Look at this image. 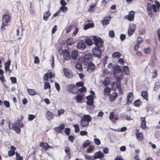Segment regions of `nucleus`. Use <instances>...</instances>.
<instances>
[{
	"label": "nucleus",
	"instance_id": "62",
	"mask_svg": "<svg viewBox=\"0 0 160 160\" xmlns=\"http://www.w3.org/2000/svg\"><path fill=\"white\" fill-rule=\"evenodd\" d=\"M145 32V30L144 29L142 28L139 31V35H141L144 34Z\"/></svg>",
	"mask_w": 160,
	"mask_h": 160
},
{
	"label": "nucleus",
	"instance_id": "61",
	"mask_svg": "<svg viewBox=\"0 0 160 160\" xmlns=\"http://www.w3.org/2000/svg\"><path fill=\"white\" fill-rule=\"evenodd\" d=\"M114 116H115L114 114V112H111L110 114L109 118L112 121V120L113 119V118Z\"/></svg>",
	"mask_w": 160,
	"mask_h": 160
},
{
	"label": "nucleus",
	"instance_id": "45",
	"mask_svg": "<svg viewBox=\"0 0 160 160\" xmlns=\"http://www.w3.org/2000/svg\"><path fill=\"white\" fill-rule=\"evenodd\" d=\"M65 152L66 155H70L71 153L70 152V149L69 148L67 147L65 149Z\"/></svg>",
	"mask_w": 160,
	"mask_h": 160
},
{
	"label": "nucleus",
	"instance_id": "43",
	"mask_svg": "<svg viewBox=\"0 0 160 160\" xmlns=\"http://www.w3.org/2000/svg\"><path fill=\"white\" fill-rule=\"evenodd\" d=\"M88 106H91L93 105L94 103L93 100H87L86 102Z\"/></svg>",
	"mask_w": 160,
	"mask_h": 160
},
{
	"label": "nucleus",
	"instance_id": "27",
	"mask_svg": "<svg viewBox=\"0 0 160 160\" xmlns=\"http://www.w3.org/2000/svg\"><path fill=\"white\" fill-rule=\"evenodd\" d=\"M141 96L144 99L148 100V93L146 91H143L141 92Z\"/></svg>",
	"mask_w": 160,
	"mask_h": 160
},
{
	"label": "nucleus",
	"instance_id": "51",
	"mask_svg": "<svg viewBox=\"0 0 160 160\" xmlns=\"http://www.w3.org/2000/svg\"><path fill=\"white\" fill-rule=\"evenodd\" d=\"M10 80L12 82L14 83H16L17 82L16 78L15 77H10Z\"/></svg>",
	"mask_w": 160,
	"mask_h": 160
},
{
	"label": "nucleus",
	"instance_id": "39",
	"mask_svg": "<svg viewBox=\"0 0 160 160\" xmlns=\"http://www.w3.org/2000/svg\"><path fill=\"white\" fill-rule=\"evenodd\" d=\"M94 149V147L93 146H90L88 148L87 150L88 153L91 152Z\"/></svg>",
	"mask_w": 160,
	"mask_h": 160
},
{
	"label": "nucleus",
	"instance_id": "57",
	"mask_svg": "<svg viewBox=\"0 0 160 160\" xmlns=\"http://www.w3.org/2000/svg\"><path fill=\"white\" fill-rule=\"evenodd\" d=\"M160 86V82H156L155 85H154V90L155 91L156 88L158 89L159 88Z\"/></svg>",
	"mask_w": 160,
	"mask_h": 160
},
{
	"label": "nucleus",
	"instance_id": "46",
	"mask_svg": "<svg viewBox=\"0 0 160 160\" xmlns=\"http://www.w3.org/2000/svg\"><path fill=\"white\" fill-rule=\"evenodd\" d=\"M55 88L57 91L59 92L60 90V87L59 84L57 82H55Z\"/></svg>",
	"mask_w": 160,
	"mask_h": 160
},
{
	"label": "nucleus",
	"instance_id": "19",
	"mask_svg": "<svg viewBox=\"0 0 160 160\" xmlns=\"http://www.w3.org/2000/svg\"><path fill=\"white\" fill-rule=\"evenodd\" d=\"M53 116V115L52 112L49 111H47L46 113V116L48 120H51Z\"/></svg>",
	"mask_w": 160,
	"mask_h": 160
},
{
	"label": "nucleus",
	"instance_id": "21",
	"mask_svg": "<svg viewBox=\"0 0 160 160\" xmlns=\"http://www.w3.org/2000/svg\"><path fill=\"white\" fill-rule=\"evenodd\" d=\"M82 120H85L88 122L92 120V118L89 115H84L83 117L81 118Z\"/></svg>",
	"mask_w": 160,
	"mask_h": 160
},
{
	"label": "nucleus",
	"instance_id": "40",
	"mask_svg": "<svg viewBox=\"0 0 160 160\" xmlns=\"http://www.w3.org/2000/svg\"><path fill=\"white\" fill-rule=\"evenodd\" d=\"M73 127L75 128V132L76 133L78 132L79 131L78 125V124H76L73 125Z\"/></svg>",
	"mask_w": 160,
	"mask_h": 160
},
{
	"label": "nucleus",
	"instance_id": "58",
	"mask_svg": "<svg viewBox=\"0 0 160 160\" xmlns=\"http://www.w3.org/2000/svg\"><path fill=\"white\" fill-rule=\"evenodd\" d=\"M110 88L108 87H106L104 90V91L105 92H107L108 93H110Z\"/></svg>",
	"mask_w": 160,
	"mask_h": 160
},
{
	"label": "nucleus",
	"instance_id": "12",
	"mask_svg": "<svg viewBox=\"0 0 160 160\" xmlns=\"http://www.w3.org/2000/svg\"><path fill=\"white\" fill-rule=\"evenodd\" d=\"M147 11L148 15L150 17H152V6L151 4L149 3H147Z\"/></svg>",
	"mask_w": 160,
	"mask_h": 160
},
{
	"label": "nucleus",
	"instance_id": "32",
	"mask_svg": "<svg viewBox=\"0 0 160 160\" xmlns=\"http://www.w3.org/2000/svg\"><path fill=\"white\" fill-rule=\"evenodd\" d=\"M136 136L137 138L139 140H142L143 138V135L141 133H136Z\"/></svg>",
	"mask_w": 160,
	"mask_h": 160
},
{
	"label": "nucleus",
	"instance_id": "23",
	"mask_svg": "<svg viewBox=\"0 0 160 160\" xmlns=\"http://www.w3.org/2000/svg\"><path fill=\"white\" fill-rule=\"evenodd\" d=\"M11 63V61L8 59V60L5 63V69L6 71V72H7L8 70L9 71L10 70L9 69V68L10 67V65Z\"/></svg>",
	"mask_w": 160,
	"mask_h": 160
},
{
	"label": "nucleus",
	"instance_id": "18",
	"mask_svg": "<svg viewBox=\"0 0 160 160\" xmlns=\"http://www.w3.org/2000/svg\"><path fill=\"white\" fill-rule=\"evenodd\" d=\"M51 15V13L49 10L47 12H45L43 14V19L45 21H47Z\"/></svg>",
	"mask_w": 160,
	"mask_h": 160
},
{
	"label": "nucleus",
	"instance_id": "10",
	"mask_svg": "<svg viewBox=\"0 0 160 160\" xmlns=\"http://www.w3.org/2000/svg\"><path fill=\"white\" fill-rule=\"evenodd\" d=\"M155 3L156 4H153L152 5V9L154 12H157L158 10L160 8V4L159 2L155 0Z\"/></svg>",
	"mask_w": 160,
	"mask_h": 160
},
{
	"label": "nucleus",
	"instance_id": "36",
	"mask_svg": "<svg viewBox=\"0 0 160 160\" xmlns=\"http://www.w3.org/2000/svg\"><path fill=\"white\" fill-rule=\"evenodd\" d=\"M50 86L49 83L48 82H45L44 85V89H46L48 88H50Z\"/></svg>",
	"mask_w": 160,
	"mask_h": 160
},
{
	"label": "nucleus",
	"instance_id": "42",
	"mask_svg": "<svg viewBox=\"0 0 160 160\" xmlns=\"http://www.w3.org/2000/svg\"><path fill=\"white\" fill-rule=\"evenodd\" d=\"M85 159L87 160H95V159L94 158V156L91 157L87 155H85Z\"/></svg>",
	"mask_w": 160,
	"mask_h": 160
},
{
	"label": "nucleus",
	"instance_id": "20",
	"mask_svg": "<svg viewBox=\"0 0 160 160\" xmlns=\"http://www.w3.org/2000/svg\"><path fill=\"white\" fill-rule=\"evenodd\" d=\"M27 92L31 96H34L37 94L36 91L34 89H30L27 88Z\"/></svg>",
	"mask_w": 160,
	"mask_h": 160
},
{
	"label": "nucleus",
	"instance_id": "44",
	"mask_svg": "<svg viewBox=\"0 0 160 160\" xmlns=\"http://www.w3.org/2000/svg\"><path fill=\"white\" fill-rule=\"evenodd\" d=\"M109 35L110 37L112 38L114 37L115 33L113 30H110L109 31Z\"/></svg>",
	"mask_w": 160,
	"mask_h": 160
},
{
	"label": "nucleus",
	"instance_id": "50",
	"mask_svg": "<svg viewBox=\"0 0 160 160\" xmlns=\"http://www.w3.org/2000/svg\"><path fill=\"white\" fill-rule=\"evenodd\" d=\"M75 67L79 70H81L82 68V65L80 63H77L75 65Z\"/></svg>",
	"mask_w": 160,
	"mask_h": 160
},
{
	"label": "nucleus",
	"instance_id": "8",
	"mask_svg": "<svg viewBox=\"0 0 160 160\" xmlns=\"http://www.w3.org/2000/svg\"><path fill=\"white\" fill-rule=\"evenodd\" d=\"M86 64L88 66L87 69L88 71H92L95 69L96 66L92 62H88Z\"/></svg>",
	"mask_w": 160,
	"mask_h": 160
},
{
	"label": "nucleus",
	"instance_id": "52",
	"mask_svg": "<svg viewBox=\"0 0 160 160\" xmlns=\"http://www.w3.org/2000/svg\"><path fill=\"white\" fill-rule=\"evenodd\" d=\"M75 85L77 87H83L84 85V83L82 82H77Z\"/></svg>",
	"mask_w": 160,
	"mask_h": 160
},
{
	"label": "nucleus",
	"instance_id": "1",
	"mask_svg": "<svg viewBox=\"0 0 160 160\" xmlns=\"http://www.w3.org/2000/svg\"><path fill=\"white\" fill-rule=\"evenodd\" d=\"M93 40L95 46L92 49L93 55L100 59L102 57L101 48L103 47L104 41L100 37L96 36L93 37Z\"/></svg>",
	"mask_w": 160,
	"mask_h": 160
},
{
	"label": "nucleus",
	"instance_id": "53",
	"mask_svg": "<svg viewBox=\"0 0 160 160\" xmlns=\"http://www.w3.org/2000/svg\"><path fill=\"white\" fill-rule=\"evenodd\" d=\"M8 25L7 23H4L3 24H2V25L1 26L0 30L2 31H3L5 29V26H7Z\"/></svg>",
	"mask_w": 160,
	"mask_h": 160
},
{
	"label": "nucleus",
	"instance_id": "59",
	"mask_svg": "<svg viewBox=\"0 0 160 160\" xmlns=\"http://www.w3.org/2000/svg\"><path fill=\"white\" fill-rule=\"evenodd\" d=\"M35 118V116L33 114L29 115L28 117V119L29 121H32Z\"/></svg>",
	"mask_w": 160,
	"mask_h": 160
},
{
	"label": "nucleus",
	"instance_id": "49",
	"mask_svg": "<svg viewBox=\"0 0 160 160\" xmlns=\"http://www.w3.org/2000/svg\"><path fill=\"white\" fill-rule=\"evenodd\" d=\"M134 32L135 31H134L128 28V36H131L132 34H133L134 33Z\"/></svg>",
	"mask_w": 160,
	"mask_h": 160
},
{
	"label": "nucleus",
	"instance_id": "7",
	"mask_svg": "<svg viewBox=\"0 0 160 160\" xmlns=\"http://www.w3.org/2000/svg\"><path fill=\"white\" fill-rule=\"evenodd\" d=\"M135 13L132 11L129 12L128 15L124 16V18L128 19L130 21H132L134 20Z\"/></svg>",
	"mask_w": 160,
	"mask_h": 160
},
{
	"label": "nucleus",
	"instance_id": "3",
	"mask_svg": "<svg viewBox=\"0 0 160 160\" xmlns=\"http://www.w3.org/2000/svg\"><path fill=\"white\" fill-rule=\"evenodd\" d=\"M20 122V120L18 119L13 123L12 125V130L18 134H19L21 132V130L19 128Z\"/></svg>",
	"mask_w": 160,
	"mask_h": 160
},
{
	"label": "nucleus",
	"instance_id": "16",
	"mask_svg": "<svg viewBox=\"0 0 160 160\" xmlns=\"http://www.w3.org/2000/svg\"><path fill=\"white\" fill-rule=\"evenodd\" d=\"M65 128V124L63 123H62L58 127H56L54 128V130L55 132L58 133H61L62 131Z\"/></svg>",
	"mask_w": 160,
	"mask_h": 160
},
{
	"label": "nucleus",
	"instance_id": "13",
	"mask_svg": "<svg viewBox=\"0 0 160 160\" xmlns=\"http://www.w3.org/2000/svg\"><path fill=\"white\" fill-rule=\"evenodd\" d=\"M71 55V59L72 58L73 60H76L77 59L78 53L77 50H74L72 51Z\"/></svg>",
	"mask_w": 160,
	"mask_h": 160
},
{
	"label": "nucleus",
	"instance_id": "54",
	"mask_svg": "<svg viewBox=\"0 0 160 160\" xmlns=\"http://www.w3.org/2000/svg\"><path fill=\"white\" fill-rule=\"evenodd\" d=\"M4 105L6 108H9L10 107V103L8 101H4L3 102Z\"/></svg>",
	"mask_w": 160,
	"mask_h": 160
},
{
	"label": "nucleus",
	"instance_id": "24",
	"mask_svg": "<svg viewBox=\"0 0 160 160\" xmlns=\"http://www.w3.org/2000/svg\"><path fill=\"white\" fill-rule=\"evenodd\" d=\"M85 42L88 46H91L93 43L92 40L89 38H86Z\"/></svg>",
	"mask_w": 160,
	"mask_h": 160
},
{
	"label": "nucleus",
	"instance_id": "29",
	"mask_svg": "<svg viewBox=\"0 0 160 160\" xmlns=\"http://www.w3.org/2000/svg\"><path fill=\"white\" fill-rule=\"evenodd\" d=\"M76 99L78 102H80L83 99L82 96L80 94H78L76 96Z\"/></svg>",
	"mask_w": 160,
	"mask_h": 160
},
{
	"label": "nucleus",
	"instance_id": "37",
	"mask_svg": "<svg viewBox=\"0 0 160 160\" xmlns=\"http://www.w3.org/2000/svg\"><path fill=\"white\" fill-rule=\"evenodd\" d=\"M140 101L139 99L135 100L133 102L134 105L136 106H139L140 103Z\"/></svg>",
	"mask_w": 160,
	"mask_h": 160
},
{
	"label": "nucleus",
	"instance_id": "34",
	"mask_svg": "<svg viewBox=\"0 0 160 160\" xmlns=\"http://www.w3.org/2000/svg\"><path fill=\"white\" fill-rule=\"evenodd\" d=\"M123 70L125 74H128L129 72V69L127 66H124L123 67Z\"/></svg>",
	"mask_w": 160,
	"mask_h": 160
},
{
	"label": "nucleus",
	"instance_id": "56",
	"mask_svg": "<svg viewBox=\"0 0 160 160\" xmlns=\"http://www.w3.org/2000/svg\"><path fill=\"white\" fill-rule=\"evenodd\" d=\"M123 117L124 118V119H125L127 120L128 121H130L131 119H132V118H131L127 114H124L123 116Z\"/></svg>",
	"mask_w": 160,
	"mask_h": 160
},
{
	"label": "nucleus",
	"instance_id": "31",
	"mask_svg": "<svg viewBox=\"0 0 160 160\" xmlns=\"http://www.w3.org/2000/svg\"><path fill=\"white\" fill-rule=\"evenodd\" d=\"M86 91V88L85 87L83 86L81 88L79 89L78 90L77 88V89L76 90V91H78V93L79 92H85Z\"/></svg>",
	"mask_w": 160,
	"mask_h": 160
},
{
	"label": "nucleus",
	"instance_id": "4",
	"mask_svg": "<svg viewBox=\"0 0 160 160\" xmlns=\"http://www.w3.org/2000/svg\"><path fill=\"white\" fill-rule=\"evenodd\" d=\"M113 69L114 75H116L117 73H119L120 75L122 76L123 73L122 69L119 65H114L113 67Z\"/></svg>",
	"mask_w": 160,
	"mask_h": 160
},
{
	"label": "nucleus",
	"instance_id": "30",
	"mask_svg": "<svg viewBox=\"0 0 160 160\" xmlns=\"http://www.w3.org/2000/svg\"><path fill=\"white\" fill-rule=\"evenodd\" d=\"M121 54L119 52H114L112 54V57L114 58H119Z\"/></svg>",
	"mask_w": 160,
	"mask_h": 160
},
{
	"label": "nucleus",
	"instance_id": "15",
	"mask_svg": "<svg viewBox=\"0 0 160 160\" xmlns=\"http://www.w3.org/2000/svg\"><path fill=\"white\" fill-rule=\"evenodd\" d=\"M10 20V18L8 15L4 14L3 15L2 18V22L3 24L4 23L7 24Z\"/></svg>",
	"mask_w": 160,
	"mask_h": 160
},
{
	"label": "nucleus",
	"instance_id": "35",
	"mask_svg": "<svg viewBox=\"0 0 160 160\" xmlns=\"http://www.w3.org/2000/svg\"><path fill=\"white\" fill-rule=\"evenodd\" d=\"M144 52L146 54H149L150 53L151 51L150 48H147L144 49Z\"/></svg>",
	"mask_w": 160,
	"mask_h": 160
},
{
	"label": "nucleus",
	"instance_id": "26",
	"mask_svg": "<svg viewBox=\"0 0 160 160\" xmlns=\"http://www.w3.org/2000/svg\"><path fill=\"white\" fill-rule=\"evenodd\" d=\"M74 42L73 38H69L66 41V43L67 45L70 46L72 45Z\"/></svg>",
	"mask_w": 160,
	"mask_h": 160
},
{
	"label": "nucleus",
	"instance_id": "5",
	"mask_svg": "<svg viewBox=\"0 0 160 160\" xmlns=\"http://www.w3.org/2000/svg\"><path fill=\"white\" fill-rule=\"evenodd\" d=\"M61 55L63 56V58L64 60L68 61L71 59V55L70 53L66 49H64L62 51V53Z\"/></svg>",
	"mask_w": 160,
	"mask_h": 160
},
{
	"label": "nucleus",
	"instance_id": "63",
	"mask_svg": "<svg viewBox=\"0 0 160 160\" xmlns=\"http://www.w3.org/2000/svg\"><path fill=\"white\" fill-rule=\"evenodd\" d=\"M157 75V70H154L152 75V78H155L156 77Z\"/></svg>",
	"mask_w": 160,
	"mask_h": 160
},
{
	"label": "nucleus",
	"instance_id": "48",
	"mask_svg": "<svg viewBox=\"0 0 160 160\" xmlns=\"http://www.w3.org/2000/svg\"><path fill=\"white\" fill-rule=\"evenodd\" d=\"M70 129L69 128H66L65 129L64 132L68 136L69 135L70 133Z\"/></svg>",
	"mask_w": 160,
	"mask_h": 160
},
{
	"label": "nucleus",
	"instance_id": "33",
	"mask_svg": "<svg viewBox=\"0 0 160 160\" xmlns=\"http://www.w3.org/2000/svg\"><path fill=\"white\" fill-rule=\"evenodd\" d=\"M136 25L135 24H130L129 25V27L128 28L134 31L136 29Z\"/></svg>",
	"mask_w": 160,
	"mask_h": 160
},
{
	"label": "nucleus",
	"instance_id": "2",
	"mask_svg": "<svg viewBox=\"0 0 160 160\" xmlns=\"http://www.w3.org/2000/svg\"><path fill=\"white\" fill-rule=\"evenodd\" d=\"M66 89L67 90L72 93L77 94L78 93V91H76L77 88L74 84H68L66 85Z\"/></svg>",
	"mask_w": 160,
	"mask_h": 160
},
{
	"label": "nucleus",
	"instance_id": "6",
	"mask_svg": "<svg viewBox=\"0 0 160 160\" xmlns=\"http://www.w3.org/2000/svg\"><path fill=\"white\" fill-rule=\"evenodd\" d=\"M63 72L66 77L69 79H72L73 77V73L72 72L68 69L64 68L63 69Z\"/></svg>",
	"mask_w": 160,
	"mask_h": 160
},
{
	"label": "nucleus",
	"instance_id": "60",
	"mask_svg": "<svg viewBox=\"0 0 160 160\" xmlns=\"http://www.w3.org/2000/svg\"><path fill=\"white\" fill-rule=\"evenodd\" d=\"M86 98L87 100H93L94 97L91 95H89L87 96Z\"/></svg>",
	"mask_w": 160,
	"mask_h": 160
},
{
	"label": "nucleus",
	"instance_id": "38",
	"mask_svg": "<svg viewBox=\"0 0 160 160\" xmlns=\"http://www.w3.org/2000/svg\"><path fill=\"white\" fill-rule=\"evenodd\" d=\"M60 10L62 11L63 12H64L67 11L68 8L65 6H61L60 8Z\"/></svg>",
	"mask_w": 160,
	"mask_h": 160
},
{
	"label": "nucleus",
	"instance_id": "25",
	"mask_svg": "<svg viewBox=\"0 0 160 160\" xmlns=\"http://www.w3.org/2000/svg\"><path fill=\"white\" fill-rule=\"evenodd\" d=\"M94 26V24L93 23H89L85 25L84 27V29L86 30L89 28H92Z\"/></svg>",
	"mask_w": 160,
	"mask_h": 160
},
{
	"label": "nucleus",
	"instance_id": "41",
	"mask_svg": "<svg viewBox=\"0 0 160 160\" xmlns=\"http://www.w3.org/2000/svg\"><path fill=\"white\" fill-rule=\"evenodd\" d=\"M94 141L96 145H99L101 143L100 140L98 138H95Z\"/></svg>",
	"mask_w": 160,
	"mask_h": 160
},
{
	"label": "nucleus",
	"instance_id": "9",
	"mask_svg": "<svg viewBox=\"0 0 160 160\" xmlns=\"http://www.w3.org/2000/svg\"><path fill=\"white\" fill-rule=\"evenodd\" d=\"M86 48V44L82 41L79 42L77 45V48L79 50H83Z\"/></svg>",
	"mask_w": 160,
	"mask_h": 160
},
{
	"label": "nucleus",
	"instance_id": "11",
	"mask_svg": "<svg viewBox=\"0 0 160 160\" xmlns=\"http://www.w3.org/2000/svg\"><path fill=\"white\" fill-rule=\"evenodd\" d=\"M104 154L101 151H98L94 153V158L97 159L98 158H101L104 157Z\"/></svg>",
	"mask_w": 160,
	"mask_h": 160
},
{
	"label": "nucleus",
	"instance_id": "17",
	"mask_svg": "<svg viewBox=\"0 0 160 160\" xmlns=\"http://www.w3.org/2000/svg\"><path fill=\"white\" fill-rule=\"evenodd\" d=\"M111 19V17H107L105 18L103 20L101 21L103 25H106L109 23V21Z\"/></svg>",
	"mask_w": 160,
	"mask_h": 160
},
{
	"label": "nucleus",
	"instance_id": "64",
	"mask_svg": "<svg viewBox=\"0 0 160 160\" xmlns=\"http://www.w3.org/2000/svg\"><path fill=\"white\" fill-rule=\"evenodd\" d=\"M141 126L142 128L145 129L146 128V121L142 123H141Z\"/></svg>",
	"mask_w": 160,
	"mask_h": 160
},
{
	"label": "nucleus",
	"instance_id": "47",
	"mask_svg": "<svg viewBox=\"0 0 160 160\" xmlns=\"http://www.w3.org/2000/svg\"><path fill=\"white\" fill-rule=\"evenodd\" d=\"M15 151L13 150H10L9 151H8V156L9 157H11L13 156L15 154Z\"/></svg>",
	"mask_w": 160,
	"mask_h": 160
},
{
	"label": "nucleus",
	"instance_id": "28",
	"mask_svg": "<svg viewBox=\"0 0 160 160\" xmlns=\"http://www.w3.org/2000/svg\"><path fill=\"white\" fill-rule=\"evenodd\" d=\"M89 123L88 122L85 121V120H82V119H81L80 121V124L81 126H82V127H84L87 126L89 124Z\"/></svg>",
	"mask_w": 160,
	"mask_h": 160
},
{
	"label": "nucleus",
	"instance_id": "22",
	"mask_svg": "<svg viewBox=\"0 0 160 160\" xmlns=\"http://www.w3.org/2000/svg\"><path fill=\"white\" fill-rule=\"evenodd\" d=\"M118 96V94L116 92H114L109 96V99L110 101L112 102Z\"/></svg>",
	"mask_w": 160,
	"mask_h": 160
},
{
	"label": "nucleus",
	"instance_id": "55",
	"mask_svg": "<svg viewBox=\"0 0 160 160\" xmlns=\"http://www.w3.org/2000/svg\"><path fill=\"white\" fill-rule=\"evenodd\" d=\"M50 62L51 63L52 67H53L54 66V59L53 56L52 57L51 59L50 60Z\"/></svg>",
	"mask_w": 160,
	"mask_h": 160
},
{
	"label": "nucleus",
	"instance_id": "14",
	"mask_svg": "<svg viewBox=\"0 0 160 160\" xmlns=\"http://www.w3.org/2000/svg\"><path fill=\"white\" fill-rule=\"evenodd\" d=\"M84 60L85 62L88 63V61H90L92 62V56L91 54H89L85 55L84 58Z\"/></svg>",
	"mask_w": 160,
	"mask_h": 160
}]
</instances>
